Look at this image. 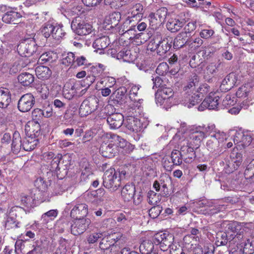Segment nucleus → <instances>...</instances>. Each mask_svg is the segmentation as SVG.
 I'll list each match as a JSON object with an SVG mask.
<instances>
[{
  "instance_id": "1",
  "label": "nucleus",
  "mask_w": 254,
  "mask_h": 254,
  "mask_svg": "<svg viewBox=\"0 0 254 254\" xmlns=\"http://www.w3.org/2000/svg\"><path fill=\"white\" fill-rule=\"evenodd\" d=\"M199 82L198 77L193 74L189 79L187 85L184 87L185 91L184 104L188 108H190L199 103L203 96L209 91L210 87L205 83L200 85L197 90L196 87Z\"/></svg>"
},
{
  "instance_id": "2",
  "label": "nucleus",
  "mask_w": 254,
  "mask_h": 254,
  "mask_svg": "<svg viewBox=\"0 0 254 254\" xmlns=\"http://www.w3.org/2000/svg\"><path fill=\"white\" fill-rule=\"evenodd\" d=\"M204 127L202 126H193L187 132L185 138L183 139L185 144H190L191 146L198 149L200 146L202 141L204 138L203 133Z\"/></svg>"
},
{
  "instance_id": "3",
  "label": "nucleus",
  "mask_w": 254,
  "mask_h": 254,
  "mask_svg": "<svg viewBox=\"0 0 254 254\" xmlns=\"http://www.w3.org/2000/svg\"><path fill=\"white\" fill-rule=\"evenodd\" d=\"M134 111L132 114L127 116L126 120L124 121V125L130 132H138L146 128L147 126V122L144 118H137L135 116L137 115L138 110H132Z\"/></svg>"
},
{
  "instance_id": "4",
  "label": "nucleus",
  "mask_w": 254,
  "mask_h": 254,
  "mask_svg": "<svg viewBox=\"0 0 254 254\" xmlns=\"http://www.w3.org/2000/svg\"><path fill=\"white\" fill-rule=\"evenodd\" d=\"M173 94L172 89L166 86L158 89L155 94L156 104L166 109L170 108L173 104Z\"/></svg>"
},
{
  "instance_id": "5",
  "label": "nucleus",
  "mask_w": 254,
  "mask_h": 254,
  "mask_svg": "<svg viewBox=\"0 0 254 254\" xmlns=\"http://www.w3.org/2000/svg\"><path fill=\"white\" fill-rule=\"evenodd\" d=\"M39 48L37 46L33 38L24 39L18 45L17 50L21 57H29L34 53L39 52Z\"/></svg>"
},
{
  "instance_id": "6",
  "label": "nucleus",
  "mask_w": 254,
  "mask_h": 254,
  "mask_svg": "<svg viewBox=\"0 0 254 254\" xmlns=\"http://www.w3.org/2000/svg\"><path fill=\"white\" fill-rule=\"evenodd\" d=\"M103 184L104 186L111 191H115L121 185V178L117 176L116 171L114 168L107 170L104 174Z\"/></svg>"
},
{
  "instance_id": "7",
  "label": "nucleus",
  "mask_w": 254,
  "mask_h": 254,
  "mask_svg": "<svg viewBox=\"0 0 254 254\" xmlns=\"http://www.w3.org/2000/svg\"><path fill=\"white\" fill-rule=\"evenodd\" d=\"M173 140L180 143L181 146L180 152L184 156V161L186 163H191L195 158V150L197 149L190 144H185V141L181 140L179 133H176L173 138Z\"/></svg>"
},
{
  "instance_id": "8",
  "label": "nucleus",
  "mask_w": 254,
  "mask_h": 254,
  "mask_svg": "<svg viewBox=\"0 0 254 254\" xmlns=\"http://www.w3.org/2000/svg\"><path fill=\"white\" fill-rule=\"evenodd\" d=\"M174 236L168 232H159L155 234L152 239L153 244L159 245L162 251L169 250L171 243L174 242Z\"/></svg>"
},
{
  "instance_id": "9",
  "label": "nucleus",
  "mask_w": 254,
  "mask_h": 254,
  "mask_svg": "<svg viewBox=\"0 0 254 254\" xmlns=\"http://www.w3.org/2000/svg\"><path fill=\"white\" fill-rule=\"evenodd\" d=\"M71 28L75 33L80 36L88 35L93 30L92 26L79 17H76L72 20Z\"/></svg>"
},
{
  "instance_id": "10",
  "label": "nucleus",
  "mask_w": 254,
  "mask_h": 254,
  "mask_svg": "<svg viewBox=\"0 0 254 254\" xmlns=\"http://www.w3.org/2000/svg\"><path fill=\"white\" fill-rule=\"evenodd\" d=\"M99 105V99L90 97L82 102L79 108V114L81 117H86L95 111Z\"/></svg>"
},
{
  "instance_id": "11",
  "label": "nucleus",
  "mask_w": 254,
  "mask_h": 254,
  "mask_svg": "<svg viewBox=\"0 0 254 254\" xmlns=\"http://www.w3.org/2000/svg\"><path fill=\"white\" fill-rule=\"evenodd\" d=\"M82 86L79 82H76L72 85L66 84L63 89V95L68 100L72 99L74 96H80L84 94L86 89H81Z\"/></svg>"
},
{
  "instance_id": "12",
  "label": "nucleus",
  "mask_w": 254,
  "mask_h": 254,
  "mask_svg": "<svg viewBox=\"0 0 254 254\" xmlns=\"http://www.w3.org/2000/svg\"><path fill=\"white\" fill-rule=\"evenodd\" d=\"M91 223L89 219L82 217L76 218L70 222V232L74 236L83 234Z\"/></svg>"
},
{
  "instance_id": "13",
  "label": "nucleus",
  "mask_w": 254,
  "mask_h": 254,
  "mask_svg": "<svg viewBox=\"0 0 254 254\" xmlns=\"http://www.w3.org/2000/svg\"><path fill=\"white\" fill-rule=\"evenodd\" d=\"M234 142L240 149L249 146L252 141L251 134L248 132L242 131L236 132L233 138Z\"/></svg>"
},
{
  "instance_id": "14",
  "label": "nucleus",
  "mask_w": 254,
  "mask_h": 254,
  "mask_svg": "<svg viewBox=\"0 0 254 254\" xmlns=\"http://www.w3.org/2000/svg\"><path fill=\"white\" fill-rule=\"evenodd\" d=\"M35 104V98L30 93L21 96L18 101V108L21 112H27L30 110Z\"/></svg>"
},
{
  "instance_id": "15",
  "label": "nucleus",
  "mask_w": 254,
  "mask_h": 254,
  "mask_svg": "<svg viewBox=\"0 0 254 254\" xmlns=\"http://www.w3.org/2000/svg\"><path fill=\"white\" fill-rule=\"evenodd\" d=\"M219 96L217 93L211 92L209 93L199 107V110H202L204 108L209 110H216L218 108Z\"/></svg>"
},
{
  "instance_id": "16",
  "label": "nucleus",
  "mask_w": 254,
  "mask_h": 254,
  "mask_svg": "<svg viewBox=\"0 0 254 254\" xmlns=\"http://www.w3.org/2000/svg\"><path fill=\"white\" fill-rule=\"evenodd\" d=\"M130 90L129 92V99L133 102L132 104L130 105L131 107V110H135L137 109L138 110V112L139 113L142 111V103L143 100L142 99H136L135 97L137 96L138 94V91L141 87L140 85H130Z\"/></svg>"
},
{
  "instance_id": "17",
  "label": "nucleus",
  "mask_w": 254,
  "mask_h": 254,
  "mask_svg": "<svg viewBox=\"0 0 254 254\" xmlns=\"http://www.w3.org/2000/svg\"><path fill=\"white\" fill-rule=\"evenodd\" d=\"M22 210V208L18 206H13L9 209L7 219L5 223V227L7 230L15 229L19 227L18 226L19 223L16 220V217L17 216V212Z\"/></svg>"
},
{
  "instance_id": "18",
  "label": "nucleus",
  "mask_w": 254,
  "mask_h": 254,
  "mask_svg": "<svg viewBox=\"0 0 254 254\" xmlns=\"http://www.w3.org/2000/svg\"><path fill=\"white\" fill-rule=\"evenodd\" d=\"M222 227L225 228V231L229 234L232 235V239L233 240L238 235L241 236L243 233L241 224L238 222H224L222 224Z\"/></svg>"
},
{
  "instance_id": "19",
  "label": "nucleus",
  "mask_w": 254,
  "mask_h": 254,
  "mask_svg": "<svg viewBox=\"0 0 254 254\" xmlns=\"http://www.w3.org/2000/svg\"><path fill=\"white\" fill-rule=\"evenodd\" d=\"M108 140L102 143L100 151L101 154L104 157L111 158L115 156L117 152L116 145L113 142L111 138H108Z\"/></svg>"
},
{
  "instance_id": "20",
  "label": "nucleus",
  "mask_w": 254,
  "mask_h": 254,
  "mask_svg": "<svg viewBox=\"0 0 254 254\" xmlns=\"http://www.w3.org/2000/svg\"><path fill=\"white\" fill-rule=\"evenodd\" d=\"M240 76L236 72H231L222 80L220 87L222 89L229 90L240 80Z\"/></svg>"
},
{
  "instance_id": "21",
  "label": "nucleus",
  "mask_w": 254,
  "mask_h": 254,
  "mask_svg": "<svg viewBox=\"0 0 254 254\" xmlns=\"http://www.w3.org/2000/svg\"><path fill=\"white\" fill-rule=\"evenodd\" d=\"M226 134H221L220 136L210 137L207 142V149L211 152H216L219 149L220 144L226 139Z\"/></svg>"
},
{
  "instance_id": "22",
  "label": "nucleus",
  "mask_w": 254,
  "mask_h": 254,
  "mask_svg": "<svg viewBox=\"0 0 254 254\" xmlns=\"http://www.w3.org/2000/svg\"><path fill=\"white\" fill-rule=\"evenodd\" d=\"M40 125L39 123L34 122H29L25 126V132L28 138L32 139H37V138L40 134Z\"/></svg>"
},
{
  "instance_id": "23",
  "label": "nucleus",
  "mask_w": 254,
  "mask_h": 254,
  "mask_svg": "<svg viewBox=\"0 0 254 254\" xmlns=\"http://www.w3.org/2000/svg\"><path fill=\"white\" fill-rule=\"evenodd\" d=\"M107 122L112 129H117L122 126L124 122V116L121 113H114L108 117Z\"/></svg>"
},
{
  "instance_id": "24",
  "label": "nucleus",
  "mask_w": 254,
  "mask_h": 254,
  "mask_svg": "<svg viewBox=\"0 0 254 254\" xmlns=\"http://www.w3.org/2000/svg\"><path fill=\"white\" fill-rule=\"evenodd\" d=\"M128 16L131 18L140 20L143 15V6L139 3L131 5L127 10Z\"/></svg>"
},
{
  "instance_id": "25",
  "label": "nucleus",
  "mask_w": 254,
  "mask_h": 254,
  "mask_svg": "<svg viewBox=\"0 0 254 254\" xmlns=\"http://www.w3.org/2000/svg\"><path fill=\"white\" fill-rule=\"evenodd\" d=\"M88 213V206L85 203H77L72 209L70 215L73 218H82Z\"/></svg>"
},
{
  "instance_id": "26",
  "label": "nucleus",
  "mask_w": 254,
  "mask_h": 254,
  "mask_svg": "<svg viewBox=\"0 0 254 254\" xmlns=\"http://www.w3.org/2000/svg\"><path fill=\"white\" fill-rule=\"evenodd\" d=\"M11 94L9 90L5 88H0V108L5 109L11 102Z\"/></svg>"
},
{
  "instance_id": "27",
  "label": "nucleus",
  "mask_w": 254,
  "mask_h": 254,
  "mask_svg": "<svg viewBox=\"0 0 254 254\" xmlns=\"http://www.w3.org/2000/svg\"><path fill=\"white\" fill-rule=\"evenodd\" d=\"M135 187L132 184H127L123 188L121 195L126 201H129L134 196Z\"/></svg>"
},
{
  "instance_id": "28",
  "label": "nucleus",
  "mask_w": 254,
  "mask_h": 254,
  "mask_svg": "<svg viewBox=\"0 0 254 254\" xmlns=\"http://www.w3.org/2000/svg\"><path fill=\"white\" fill-rule=\"evenodd\" d=\"M171 43L167 38H160L156 51L157 53L160 56H164L170 49Z\"/></svg>"
},
{
  "instance_id": "29",
  "label": "nucleus",
  "mask_w": 254,
  "mask_h": 254,
  "mask_svg": "<svg viewBox=\"0 0 254 254\" xmlns=\"http://www.w3.org/2000/svg\"><path fill=\"white\" fill-rule=\"evenodd\" d=\"M184 25V22L178 19L171 18L169 19L166 27L171 32H176L179 31Z\"/></svg>"
},
{
  "instance_id": "30",
  "label": "nucleus",
  "mask_w": 254,
  "mask_h": 254,
  "mask_svg": "<svg viewBox=\"0 0 254 254\" xmlns=\"http://www.w3.org/2000/svg\"><path fill=\"white\" fill-rule=\"evenodd\" d=\"M35 73L37 77L42 80L48 79L52 75V71L50 68L44 65L37 66L35 69Z\"/></svg>"
},
{
  "instance_id": "31",
  "label": "nucleus",
  "mask_w": 254,
  "mask_h": 254,
  "mask_svg": "<svg viewBox=\"0 0 254 254\" xmlns=\"http://www.w3.org/2000/svg\"><path fill=\"white\" fill-rule=\"evenodd\" d=\"M110 40L107 36H102L96 39L93 43V47L96 50L102 51L110 44Z\"/></svg>"
},
{
  "instance_id": "32",
  "label": "nucleus",
  "mask_w": 254,
  "mask_h": 254,
  "mask_svg": "<svg viewBox=\"0 0 254 254\" xmlns=\"http://www.w3.org/2000/svg\"><path fill=\"white\" fill-rule=\"evenodd\" d=\"M117 59L122 60L124 62L131 63L135 59V56L132 55L130 50L124 48L116 55Z\"/></svg>"
},
{
  "instance_id": "33",
  "label": "nucleus",
  "mask_w": 254,
  "mask_h": 254,
  "mask_svg": "<svg viewBox=\"0 0 254 254\" xmlns=\"http://www.w3.org/2000/svg\"><path fill=\"white\" fill-rule=\"evenodd\" d=\"M35 200V195L31 193L29 194L22 193L20 196V204L27 207H33Z\"/></svg>"
},
{
  "instance_id": "34",
  "label": "nucleus",
  "mask_w": 254,
  "mask_h": 254,
  "mask_svg": "<svg viewBox=\"0 0 254 254\" xmlns=\"http://www.w3.org/2000/svg\"><path fill=\"white\" fill-rule=\"evenodd\" d=\"M204 127L203 133L204 134V138L207 136L211 137L215 136H220L221 134H225L224 132L220 131L216 128L214 124H209L206 127Z\"/></svg>"
},
{
  "instance_id": "35",
  "label": "nucleus",
  "mask_w": 254,
  "mask_h": 254,
  "mask_svg": "<svg viewBox=\"0 0 254 254\" xmlns=\"http://www.w3.org/2000/svg\"><path fill=\"white\" fill-rule=\"evenodd\" d=\"M106 137L111 138L113 142L116 145V149L118 147L124 148L127 145V142L117 134L107 133L106 135Z\"/></svg>"
},
{
  "instance_id": "36",
  "label": "nucleus",
  "mask_w": 254,
  "mask_h": 254,
  "mask_svg": "<svg viewBox=\"0 0 254 254\" xmlns=\"http://www.w3.org/2000/svg\"><path fill=\"white\" fill-rule=\"evenodd\" d=\"M232 235H229L226 231H220L217 233L216 243L217 246L225 245L228 241H232Z\"/></svg>"
},
{
  "instance_id": "37",
  "label": "nucleus",
  "mask_w": 254,
  "mask_h": 254,
  "mask_svg": "<svg viewBox=\"0 0 254 254\" xmlns=\"http://www.w3.org/2000/svg\"><path fill=\"white\" fill-rule=\"evenodd\" d=\"M22 147V142L19 133L14 132L11 144V150L14 154H17Z\"/></svg>"
},
{
  "instance_id": "38",
  "label": "nucleus",
  "mask_w": 254,
  "mask_h": 254,
  "mask_svg": "<svg viewBox=\"0 0 254 254\" xmlns=\"http://www.w3.org/2000/svg\"><path fill=\"white\" fill-rule=\"evenodd\" d=\"M21 15L17 12L15 11L10 10L6 12L2 16V21L6 23H10L13 22L15 23V21L18 18L21 17Z\"/></svg>"
},
{
  "instance_id": "39",
  "label": "nucleus",
  "mask_w": 254,
  "mask_h": 254,
  "mask_svg": "<svg viewBox=\"0 0 254 254\" xmlns=\"http://www.w3.org/2000/svg\"><path fill=\"white\" fill-rule=\"evenodd\" d=\"M188 42V35L185 32L179 33L174 41V47L178 49L183 47Z\"/></svg>"
},
{
  "instance_id": "40",
  "label": "nucleus",
  "mask_w": 254,
  "mask_h": 254,
  "mask_svg": "<svg viewBox=\"0 0 254 254\" xmlns=\"http://www.w3.org/2000/svg\"><path fill=\"white\" fill-rule=\"evenodd\" d=\"M18 81L23 86H29L34 80L33 75L28 72H23L19 74L17 77Z\"/></svg>"
},
{
  "instance_id": "41",
  "label": "nucleus",
  "mask_w": 254,
  "mask_h": 254,
  "mask_svg": "<svg viewBox=\"0 0 254 254\" xmlns=\"http://www.w3.org/2000/svg\"><path fill=\"white\" fill-rule=\"evenodd\" d=\"M45 248L42 241H35L31 246V249L26 254H43Z\"/></svg>"
},
{
  "instance_id": "42",
  "label": "nucleus",
  "mask_w": 254,
  "mask_h": 254,
  "mask_svg": "<svg viewBox=\"0 0 254 254\" xmlns=\"http://www.w3.org/2000/svg\"><path fill=\"white\" fill-rule=\"evenodd\" d=\"M136 29V22L127 16L126 20L124 22L123 24L121 29L125 33L131 31H134Z\"/></svg>"
},
{
  "instance_id": "43",
  "label": "nucleus",
  "mask_w": 254,
  "mask_h": 254,
  "mask_svg": "<svg viewBox=\"0 0 254 254\" xmlns=\"http://www.w3.org/2000/svg\"><path fill=\"white\" fill-rule=\"evenodd\" d=\"M121 17L120 12H114L106 17L105 21L108 24H111L112 26H116L121 19Z\"/></svg>"
},
{
  "instance_id": "44",
  "label": "nucleus",
  "mask_w": 254,
  "mask_h": 254,
  "mask_svg": "<svg viewBox=\"0 0 254 254\" xmlns=\"http://www.w3.org/2000/svg\"><path fill=\"white\" fill-rule=\"evenodd\" d=\"M39 141L38 139H32L27 137L22 142V148L23 150L30 151L36 147Z\"/></svg>"
},
{
  "instance_id": "45",
  "label": "nucleus",
  "mask_w": 254,
  "mask_h": 254,
  "mask_svg": "<svg viewBox=\"0 0 254 254\" xmlns=\"http://www.w3.org/2000/svg\"><path fill=\"white\" fill-rule=\"evenodd\" d=\"M236 157V158H234V157L232 158V163H229V164H228V167L230 168V170L229 171V172H232L234 170H237L242 163V158L241 154L237 153Z\"/></svg>"
},
{
  "instance_id": "46",
  "label": "nucleus",
  "mask_w": 254,
  "mask_h": 254,
  "mask_svg": "<svg viewBox=\"0 0 254 254\" xmlns=\"http://www.w3.org/2000/svg\"><path fill=\"white\" fill-rule=\"evenodd\" d=\"M58 215L57 209H52L48 212L44 213L41 216V220L43 223L46 224L50 221L54 220Z\"/></svg>"
},
{
  "instance_id": "47",
  "label": "nucleus",
  "mask_w": 254,
  "mask_h": 254,
  "mask_svg": "<svg viewBox=\"0 0 254 254\" xmlns=\"http://www.w3.org/2000/svg\"><path fill=\"white\" fill-rule=\"evenodd\" d=\"M53 31H54V25L50 22L44 24L41 28V33L46 38L52 36Z\"/></svg>"
},
{
  "instance_id": "48",
  "label": "nucleus",
  "mask_w": 254,
  "mask_h": 254,
  "mask_svg": "<svg viewBox=\"0 0 254 254\" xmlns=\"http://www.w3.org/2000/svg\"><path fill=\"white\" fill-rule=\"evenodd\" d=\"M237 102V99L234 95L227 94L222 100V105L225 108H228L234 105Z\"/></svg>"
},
{
  "instance_id": "49",
  "label": "nucleus",
  "mask_w": 254,
  "mask_h": 254,
  "mask_svg": "<svg viewBox=\"0 0 254 254\" xmlns=\"http://www.w3.org/2000/svg\"><path fill=\"white\" fill-rule=\"evenodd\" d=\"M180 151L178 150H174L172 151L171 158L172 162L174 165H179L182 162V158L184 157L181 154Z\"/></svg>"
},
{
  "instance_id": "50",
  "label": "nucleus",
  "mask_w": 254,
  "mask_h": 254,
  "mask_svg": "<svg viewBox=\"0 0 254 254\" xmlns=\"http://www.w3.org/2000/svg\"><path fill=\"white\" fill-rule=\"evenodd\" d=\"M251 87L249 85H245L239 87L236 93V95L238 98H246L247 97L250 91Z\"/></svg>"
},
{
  "instance_id": "51",
  "label": "nucleus",
  "mask_w": 254,
  "mask_h": 254,
  "mask_svg": "<svg viewBox=\"0 0 254 254\" xmlns=\"http://www.w3.org/2000/svg\"><path fill=\"white\" fill-rule=\"evenodd\" d=\"M120 249V242L117 241L112 243L106 251H104V254H118Z\"/></svg>"
},
{
  "instance_id": "52",
  "label": "nucleus",
  "mask_w": 254,
  "mask_h": 254,
  "mask_svg": "<svg viewBox=\"0 0 254 254\" xmlns=\"http://www.w3.org/2000/svg\"><path fill=\"white\" fill-rule=\"evenodd\" d=\"M93 174L92 171L89 164L85 166L84 169L81 171L80 179L81 181H86L89 180Z\"/></svg>"
},
{
  "instance_id": "53",
  "label": "nucleus",
  "mask_w": 254,
  "mask_h": 254,
  "mask_svg": "<svg viewBox=\"0 0 254 254\" xmlns=\"http://www.w3.org/2000/svg\"><path fill=\"white\" fill-rule=\"evenodd\" d=\"M65 32L60 25H54V31H53L52 37L56 40H59L64 36Z\"/></svg>"
},
{
  "instance_id": "54",
  "label": "nucleus",
  "mask_w": 254,
  "mask_h": 254,
  "mask_svg": "<svg viewBox=\"0 0 254 254\" xmlns=\"http://www.w3.org/2000/svg\"><path fill=\"white\" fill-rule=\"evenodd\" d=\"M254 251V244L250 239H248L243 246L244 254H252Z\"/></svg>"
},
{
  "instance_id": "55",
  "label": "nucleus",
  "mask_w": 254,
  "mask_h": 254,
  "mask_svg": "<svg viewBox=\"0 0 254 254\" xmlns=\"http://www.w3.org/2000/svg\"><path fill=\"white\" fill-rule=\"evenodd\" d=\"M43 117H44V116L42 109L39 108L35 109L32 113V121L31 122L39 123L42 119Z\"/></svg>"
},
{
  "instance_id": "56",
  "label": "nucleus",
  "mask_w": 254,
  "mask_h": 254,
  "mask_svg": "<svg viewBox=\"0 0 254 254\" xmlns=\"http://www.w3.org/2000/svg\"><path fill=\"white\" fill-rule=\"evenodd\" d=\"M127 89L125 87H122L117 89L114 93V96L118 102L122 101L125 96L127 93Z\"/></svg>"
},
{
  "instance_id": "57",
  "label": "nucleus",
  "mask_w": 254,
  "mask_h": 254,
  "mask_svg": "<svg viewBox=\"0 0 254 254\" xmlns=\"http://www.w3.org/2000/svg\"><path fill=\"white\" fill-rule=\"evenodd\" d=\"M35 186L41 191H45L47 188V185L44 179L41 178H38L34 182Z\"/></svg>"
},
{
  "instance_id": "58",
  "label": "nucleus",
  "mask_w": 254,
  "mask_h": 254,
  "mask_svg": "<svg viewBox=\"0 0 254 254\" xmlns=\"http://www.w3.org/2000/svg\"><path fill=\"white\" fill-rule=\"evenodd\" d=\"M169 66L166 63H161L157 66L156 69L157 74L161 75H165L168 71Z\"/></svg>"
},
{
  "instance_id": "59",
  "label": "nucleus",
  "mask_w": 254,
  "mask_h": 254,
  "mask_svg": "<svg viewBox=\"0 0 254 254\" xmlns=\"http://www.w3.org/2000/svg\"><path fill=\"white\" fill-rule=\"evenodd\" d=\"M102 237V234L100 233H93L87 236L86 240L89 244H94Z\"/></svg>"
},
{
  "instance_id": "60",
  "label": "nucleus",
  "mask_w": 254,
  "mask_h": 254,
  "mask_svg": "<svg viewBox=\"0 0 254 254\" xmlns=\"http://www.w3.org/2000/svg\"><path fill=\"white\" fill-rule=\"evenodd\" d=\"M160 37H157L150 39L147 46V49L151 51H157L158 45L159 43Z\"/></svg>"
},
{
  "instance_id": "61",
  "label": "nucleus",
  "mask_w": 254,
  "mask_h": 254,
  "mask_svg": "<svg viewBox=\"0 0 254 254\" xmlns=\"http://www.w3.org/2000/svg\"><path fill=\"white\" fill-rule=\"evenodd\" d=\"M167 13L168 10L165 7H162L156 11V15L158 18V20L161 22V24L164 22L166 18Z\"/></svg>"
},
{
  "instance_id": "62",
  "label": "nucleus",
  "mask_w": 254,
  "mask_h": 254,
  "mask_svg": "<svg viewBox=\"0 0 254 254\" xmlns=\"http://www.w3.org/2000/svg\"><path fill=\"white\" fill-rule=\"evenodd\" d=\"M75 58L73 53H68L66 57L63 59V64L67 65H74L75 66Z\"/></svg>"
},
{
  "instance_id": "63",
  "label": "nucleus",
  "mask_w": 254,
  "mask_h": 254,
  "mask_svg": "<svg viewBox=\"0 0 254 254\" xmlns=\"http://www.w3.org/2000/svg\"><path fill=\"white\" fill-rule=\"evenodd\" d=\"M89 65H90V63L85 57L81 56L75 58V66H80L82 65L88 66Z\"/></svg>"
},
{
  "instance_id": "64",
  "label": "nucleus",
  "mask_w": 254,
  "mask_h": 254,
  "mask_svg": "<svg viewBox=\"0 0 254 254\" xmlns=\"http://www.w3.org/2000/svg\"><path fill=\"white\" fill-rule=\"evenodd\" d=\"M152 81L153 83V88L154 87L158 88L160 89L163 87L166 86L165 85L163 84V80L161 77H159L156 75L152 76Z\"/></svg>"
}]
</instances>
